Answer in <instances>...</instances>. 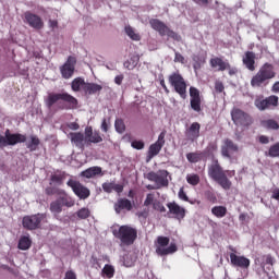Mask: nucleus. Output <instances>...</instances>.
<instances>
[{
  "label": "nucleus",
  "mask_w": 279,
  "mask_h": 279,
  "mask_svg": "<svg viewBox=\"0 0 279 279\" xmlns=\"http://www.w3.org/2000/svg\"><path fill=\"white\" fill-rule=\"evenodd\" d=\"M59 196L60 197L57 199L60 201L63 207L66 206V208H73V206H75V201L66 194V191H64V194H59Z\"/></svg>",
  "instance_id": "32"
},
{
  "label": "nucleus",
  "mask_w": 279,
  "mask_h": 279,
  "mask_svg": "<svg viewBox=\"0 0 279 279\" xmlns=\"http://www.w3.org/2000/svg\"><path fill=\"white\" fill-rule=\"evenodd\" d=\"M112 234L120 241V245L125 247L134 245V242L138 239V230L129 225L119 227L118 230H113Z\"/></svg>",
  "instance_id": "4"
},
{
  "label": "nucleus",
  "mask_w": 279,
  "mask_h": 279,
  "mask_svg": "<svg viewBox=\"0 0 279 279\" xmlns=\"http://www.w3.org/2000/svg\"><path fill=\"white\" fill-rule=\"evenodd\" d=\"M276 77V68L274 64L266 62L264 63L257 73L251 78L252 88H263L269 84V80Z\"/></svg>",
  "instance_id": "3"
},
{
  "label": "nucleus",
  "mask_w": 279,
  "mask_h": 279,
  "mask_svg": "<svg viewBox=\"0 0 279 279\" xmlns=\"http://www.w3.org/2000/svg\"><path fill=\"white\" fill-rule=\"evenodd\" d=\"M166 36H168V38H172V40H177V43H180V40H182V36H180L178 33H175L169 27L166 31Z\"/></svg>",
  "instance_id": "49"
},
{
  "label": "nucleus",
  "mask_w": 279,
  "mask_h": 279,
  "mask_svg": "<svg viewBox=\"0 0 279 279\" xmlns=\"http://www.w3.org/2000/svg\"><path fill=\"white\" fill-rule=\"evenodd\" d=\"M109 128H110V118H108V119L104 118L102 122H101V125H100V130L102 132L107 133Z\"/></svg>",
  "instance_id": "52"
},
{
  "label": "nucleus",
  "mask_w": 279,
  "mask_h": 279,
  "mask_svg": "<svg viewBox=\"0 0 279 279\" xmlns=\"http://www.w3.org/2000/svg\"><path fill=\"white\" fill-rule=\"evenodd\" d=\"M179 199H182V202H191L189 201V196L186 195V192H184V187H181L179 191Z\"/></svg>",
  "instance_id": "56"
},
{
  "label": "nucleus",
  "mask_w": 279,
  "mask_h": 279,
  "mask_svg": "<svg viewBox=\"0 0 279 279\" xmlns=\"http://www.w3.org/2000/svg\"><path fill=\"white\" fill-rule=\"evenodd\" d=\"M62 208L63 206L58 198L50 203V211L54 215H60V213H62Z\"/></svg>",
  "instance_id": "40"
},
{
  "label": "nucleus",
  "mask_w": 279,
  "mask_h": 279,
  "mask_svg": "<svg viewBox=\"0 0 279 279\" xmlns=\"http://www.w3.org/2000/svg\"><path fill=\"white\" fill-rule=\"evenodd\" d=\"M124 32H125L126 36H129V38H131V40H135V41L141 40V35L134 31V27L128 25L124 27Z\"/></svg>",
  "instance_id": "36"
},
{
  "label": "nucleus",
  "mask_w": 279,
  "mask_h": 279,
  "mask_svg": "<svg viewBox=\"0 0 279 279\" xmlns=\"http://www.w3.org/2000/svg\"><path fill=\"white\" fill-rule=\"evenodd\" d=\"M168 82L174 88V92L180 95L181 99H186V81L180 73H172L168 77Z\"/></svg>",
  "instance_id": "8"
},
{
  "label": "nucleus",
  "mask_w": 279,
  "mask_h": 279,
  "mask_svg": "<svg viewBox=\"0 0 279 279\" xmlns=\"http://www.w3.org/2000/svg\"><path fill=\"white\" fill-rule=\"evenodd\" d=\"M86 86V81L82 77H76L71 83V88L73 93H80V90L84 92V87Z\"/></svg>",
  "instance_id": "30"
},
{
  "label": "nucleus",
  "mask_w": 279,
  "mask_h": 279,
  "mask_svg": "<svg viewBox=\"0 0 279 279\" xmlns=\"http://www.w3.org/2000/svg\"><path fill=\"white\" fill-rule=\"evenodd\" d=\"M186 182L187 184H191V186H197L199 184V175L198 174H187L186 175Z\"/></svg>",
  "instance_id": "47"
},
{
  "label": "nucleus",
  "mask_w": 279,
  "mask_h": 279,
  "mask_svg": "<svg viewBox=\"0 0 279 279\" xmlns=\"http://www.w3.org/2000/svg\"><path fill=\"white\" fill-rule=\"evenodd\" d=\"M174 62H180L181 64H184L185 63L184 56H182V53H180V52H175L174 53Z\"/></svg>",
  "instance_id": "57"
},
{
  "label": "nucleus",
  "mask_w": 279,
  "mask_h": 279,
  "mask_svg": "<svg viewBox=\"0 0 279 279\" xmlns=\"http://www.w3.org/2000/svg\"><path fill=\"white\" fill-rule=\"evenodd\" d=\"M202 130V124L199 122H193L186 130H185V137L191 143H195L197 138H199V132Z\"/></svg>",
  "instance_id": "20"
},
{
  "label": "nucleus",
  "mask_w": 279,
  "mask_h": 279,
  "mask_svg": "<svg viewBox=\"0 0 279 279\" xmlns=\"http://www.w3.org/2000/svg\"><path fill=\"white\" fill-rule=\"evenodd\" d=\"M272 93H279V82H276L271 87Z\"/></svg>",
  "instance_id": "64"
},
{
  "label": "nucleus",
  "mask_w": 279,
  "mask_h": 279,
  "mask_svg": "<svg viewBox=\"0 0 279 279\" xmlns=\"http://www.w3.org/2000/svg\"><path fill=\"white\" fill-rule=\"evenodd\" d=\"M76 216L80 219H88V217H90V209L83 207L76 211Z\"/></svg>",
  "instance_id": "48"
},
{
  "label": "nucleus",
  "mask_w": 279,
  "mask_h": 279,
  "mask_svg": "<svg viewBox=\"0 0 279 279\" xmlns=\"http://www.w3.org/2000/svg\"><path fill=\"white\" fill-rule=\"evenodd\" d=\"M278 104L279 98L276 95H271L266 98L258 97L255 99V107L260 111L269 110V108H277Z\"/></svg>",
  "instance_id": "12"
},
{
  "label": "nucleus",
  "mask_w": 279,
  "mask_h": 279,
  "mask_svg": "<svg viewBox=\"0 0 279 279\" xmlns=\"http://www.w3.org/2000/svg\"><path fill=\"white\" fill-rule=\"evenodd\" d=\"M38 145H40V138H38L36 135H32L31 142L26 144V147L29 149V151H36L38 149Z\"/></svg>",
  "instance_id": "37"
},
{
  "label": "nucleus",
  "mask_w": 279,
  "mask_h": 279,
  "mask_svg": "<svg viewBox=\"0 0 279 279\" xmlns=\"http://www.w3.org/2000/svg\"><path fill=\"white\" fill-rule=\"evenodd\" d=\"M123 80H124L123 74L117 75L114 77V84H117L118 86H121V84H123Z\"/></svg>",
  "instance_id": "59"
},
{
  "label": "nucleus",
  "mask_w": 279,
  "mask_h": 279,
  "mask_svg": "<svg viewBox=\"0 0 279 279\" xmlns=\"http://www.w3.org/2000/svg\"><path fill=\"white\" fill-rule=\"evenodd\" d=\"M231 265L233 267H239L240 269H250L251 260L250 258L241 255H236L234 253L230 254Z\"/></svg>",
  "instance_id": "19"
},
{
  "label": "nucleus",
  "mask_w": 279,
  "mask_h": 279,
  "mask_svg": "<svg viewBox=\"0 0 279 279\" xmlns=\"http://www.w3.org/2000/svg\"><path fill=\"white\" fill-rule=\"evenodd\" d=\"M149 25L151 29H155V32H158L159 36H167V29H169V26H167L165 22L158 19H151L149 21Z\"/></svg>",
  "instance_id": "24"
},
{
  "label": "nucleus",
  "mask_w": 279,
  "mask_h": 279,
  "mask_svg": "<svg viewBox=\"0 0 279 279\" xmlns=\"http://www.w3.org/2000/svg\"><path fill=\"white\" fill-rule=\"evenodd\" d=\"M205 199L210 204H217V194L213 192V190H207L204 192Z\"/></svg>",
  "instance_id": "46"
},
{
  "label": "nucleus",
  "mask_w": 279,
  "mask_h": 279,
  "mask_svg": "<svg viewBox=\"0 0 279 279\" xmlns=\"http://www.w3.org/2000/svg\"><path fill=\"white\" fill-rule=\"evenodd\" d=\"M192 60L194 62V64H193L194 71H198V69H202V64H204L206 62V60L204 58L199 57L198 54L192 56Z\"/></svg>",
  "instance_id": "42"
},
{
  "label": "nucleus",
  "mask_w": 279,
  "mask_h": 279,
  "mask_svg": "<svg viewBox=\"0 0 279 279\" xmlns=\"http://www.w3.org/2000/svg\"><path fill=\"white\" fill-rule=\"evenodd\" d=\"M271 197L272 199H277L279 202V189L274 190Z\"/></svg>",
  "instance_id": "63"
},
{
  "label": "nucleus",
  "mask_w": 279,
  "mask_h": 279,
  "mask_svg": "<svg viewBox=\"0 0 279 279\" xmlns=\"http://www.w3.org/2000/svg\"><path fill=\"white\" fill-rule=\"evenodd\" d=\"M113 208L117 215H121L123 210H126L128 213H130V210L134 208V205L132 204V201L128 198H119L117 203L113 205Z\"/></svg>",
  "instance_id": "22"
},
{
  "label": "nucleus",
  "mask_w": 279,
  "mask_h": 279,
  "mask_svg": "<svg viewBox=\"0 0 279 279\" xmlns=\"http://www.w3.org/2000/svg\"><path fill=\"white\" fill-rule=\"evenodd\" d=\"M220 151L222 158H228V160H232V156H234V154H238L239 151V145H236V143H234V141L230 138H225L222 141Z\"/></svg>",
  "instance_id": "13"
},
{
  "label": "nucleus",
  "mask_w": 279,
  "mask_h": 279,
  "mask_svg": "<svg viewBox=\"0 0 279 279\" xmlns=\"http://www.w3.org/2000/svg\"><path fill=\"white\" fill-rule=\"evenodd\" d=\"M153 208L158 213H167V208L165 205H162V203H160V201H155V203H153Z\"/></svg>",
  "instance_id": "51"
},
{
  "label": "nucleus",
  "mask_w": 279,
  "mask_h": 279,
  "mask_svg": "<svg viewBox=\"0 0 279 279\" xmlns=\"http://www.w3.org/2000/svg\"><path fill=\"white\" fill-rule=\"evenodd\" d=\"M47 219V214H36L32 216H24L22 219V226L25 230H38L40 223Z\"/></svg>",
  "instance_id": "10"
},
{
  "label": "nucleus",
  "mask_w": 279,
  "mask_h": 279,
  "mask_svg": "<svg viewBox=\"0 0 279 279\" xmlns=\"http://www.w3.org/2000/svg\"><path fill=\"white\" fill-rule=\"evenodd\" d=\"M242 62L248 71H256V53L254 51L244 52Z\"/></svg>",
  "instance_id": "21"
},
{
  "label": "nucleus",
  "mask_w": 279,
  "mask_h": 279,
  "mask_svg": "<svg viewBox=\"0 0 279 279\" xmlns=\"http://www.w3.org/2000/svg\"><path fill=\"white\" fill-rule=\"evenodd\" d=\"M258 142L262 144V145H268L269 143V137H267V135H260L258 137Z\"/></svg>",
  "instance_id": "58"
},
{
  "label": "nucleus",
  "mask_w": 279,
  "mask_h": 279,
  "mask_svg": "<svg viewBox=\"0 0 279 279\" xmlns=\"http://www.w3.org/2000/svg\"><path fill=\"white\" fill-rule=\"evenodd\" d=\"M50 186L56 184L57 186H62L64 184V173H54L50 175Z\"/></svg>",
  "instance_id": "35"
},
{
  "label": "nucleus",
  "mask_w": 279,
  "mask_h": 279,
  "mask_svg": "<svg viewBox=\"0 0 279 279\" xmlns=\"http://www.w3.org/2000/svg\"><path fill=\"white\" fill-rule=\"evenodd\" d=\"M165 136H167V131H162L159 134L158 140L149 146L147 154V158H149V160H151V158H155V156H158L162 150V147H165Z\"/></svg>",
  "instance_id": "15"
},
{
  "label": "nucleus",
  "mask_w": 279,
  "mask_h": 279,
  "mask_svg": "<svg viewBox=\"0 0 279 279\" xmlns=\"http://www.w3.org/2000/svg\"><path fill=\"white\" fill-rule=\"evenodd\" d=\"M27 141V136L23 135L21 133H10V130L7 129L4 132V136L0 135V149H3V147L14 145H19V143H25Z\"/></svg>",
  "instance_id": "6"
},
{
  "label": "nucleus",
  "mask_w": 279,
  "mask_h": 279,
  "mask_svg": "<svg viewBox=\"0 0 279 279\" xmlns=\"http://www.w3.org/2000/svg\"><path fill=\"white\" fill-rule=\"evenodd\" d=\"M235 173L236 172L234 170H223V167H221L218 159H215L208 167V177L214 180V182H217L223 191H230L232 189V181L228 179V175L229 178H232Z\"/></svg>",
  "instance_id": "2"
},
{
  "label": "nucleus",
  "mask_w": 279,
  "mask_h": 279,
  "mask_svg": "<svg viewBox=\"0 0 279 279\" xmlns=\"http://www.w3.org/2000/svg\"><path fill=\"white\" fill-rule=\"evenodd\" d=\"M267 156L270 158H279V142L269 147Z\"/></svg>",
  "instance_id": "43"
},
{
  "label": "nucleus",
  "mask_w": 279,
  "mask_h": 279,
  "mask_svg": "<svg viewBox=\"0 0 279 279\" xmlns=\"http://www.w3.org/2000/svg\"><path fill=\"white\" fill-rule=\"evenodd\" d=\"M24 19L25 22L29 25V27H33V29H43V27H45L43 19L29 11L24 13Z\"/></svg>",
  "instance_id": "18"
},
{
  "label": "nucleus",
  "mask_w": 279,
  "mask_h": 279,
  "mask_svg": "<svg viewBox=\"0 0 279 279\" xmlns=\"http://www.w3.org/2000/svg\"><path fill=\"white\" fill-rule=\"evenodd\" d=\"M97 175H104L101 167L99 166L87 168L86 170L81 172V177L87 178V180H90V178H95Z\"/></svg>",
  "instance_id": "27"
},
{
  "label": "nucleus",
  "mask_w": 279,
  "mask_h": 279,
  "mask_svg": "<svg viewBox=\"0 0 279 279\" xmlns=\"http://www.w3.org/2000/svg\"><path fill=\"white\" fill-rule=\"evenodd\" d=\"M215 90H216V93H218V94L223 93V90H226V86L223 85V82H221V81H216V82H215Z\"/></svg>",
  "instance_id": "54"
},
{
  "label": "nucleus",
  "mask_w": 279,
  "mask_h": 279,
  "mask_svg": "<svg viewBox=\"0 0 279 279\" xmlns=\"http://www.w3.org/2000/svg\"><path fill=\"white\" fill-rule=\"evenodd\" d=\"M102 275L106 276V278H114V267L106 264L102 268Z\"/></svg>",
  "instance_id": "44"
},
{
  "label": "nucleus",
  "mask_w": 279,
  "mask_h": 279,
  "mask_svg": "<svg viewBox=\"0 0 279 279\" xmlns=\"http://www.w3.org/2000/svg\"><path fill=\"white\" fill-rule=\"evenodd\" d=\"M217 149H219V146H217V143H209L206 148V151L208 154H213L214 151H217Z\"/></svg>",
  "instance_id": "55"
},
{
  "label": "nucleus",
  "mask_w": 279,
  "mask_h": 279,
  "mask_svg": "<svg viewBox=\"0 0 279 279\" xmlns=\"http://www.w3.org/2000/svg\"><path fill=\"white\" fill-rule=\"evenodd\" d=\"M190 106L194 112H202V94L196 87H190Z\"/></svg>",
  "instance_id": "17"
},
{
  "label": "nucleus",
  "mask_w": 279,
  "mask_h": 279,
  "mask_svg": "<svg viewBox=\"0 0 279 279\" xmlns=\"http://www.w3.org/2000/svg\"><path fill=\"white\" fill-rule=\"evenodd\" d=\"M65 279H77V276L75 275V272H73V270H69L65 274Z\"/></svg>",
  "instance_id": "60"
},
{
  "label": "nucleus",
  "mask_w": 279,
  "mask_h": 279,
  "mask_svg": "<svg viewBox=\"0 0 279 279\" xmlns=\"http://www.w3.org/2000/svg\"><path fill=\"white\" fill-rule=\"evenodd\" d=\"M168 215L177 221H182L186 217V208L180 206L175 201L167 203Z\"/></svg>",
  "instance_id": "14"
},
{
  "label": "nucleus",
  "mask_w": 279,
  "mask_h": 279,
  "mask_svg": "<svg viewBox=\"0 0 279 279\" xmlns=\"http://www.w3.org/2000/svg\"><path fill=\"white\" fill-rule=\"evenodd\" d=\"M102 191L105 193H112V191H114L116 193L121 194L123 193V185L114 182H105L102 183Z\"/></svg>",
  "instance_id": "28"
},
{
  "label": "nucleus",
  "mask_w": 279,
  "mask_h": 279,
  "mask_svg": "<svg viewBox=\"0 0 279 279\" xmlns=\"http://www.w3.org/2000/svg\"><path fill=\"white\" fill-rule=\"evenodd\" d=\"M131 146L133 147V149H138V150L145 149V142H143V141H133L131 143Z\"/></svg>",
  "instance_id": "53"
},
{
  "label": "nucleus",
  "mask_w": 279,
  "mask_h": 279,
  "mask_svg": "<svg viewBox=\"0 0 279 279\" xmlns=\"http://www.w3.org/2000/svg\"><path fill=\"white\" fill-rule=\"evenodd\" d=\"M56 105L57 110H77L80 101L66 92L48 94L46 98L47 108H53Z\"/></svg>",
  "instance_id": "1"
},
{
  "label": "nucleus",
  "mask_w": 279,
  "mask_h": 279,
  "mask_svg": "<svg viewBox=\"0 0 279 279\" xmlns=\"http://www.w3.org/2000/svg\"><path fill=\"white\" fill-rule=\"evenodd\" d=\"M262 125L263 128H266V130H279V124L274 119L264 120Z\"/></svg>",
  "instance_id": "38"
},
{
  "label": "nucleus",
  "mask_w": 279,
  "mask_h": 279,
  "mask_svg": "<svg viewBox=\"0 0 279 279\" xmlns=\"http://www.w3.org/2000/svg\"><path fill=\"white\" fill-rule=\"evenodd\" d=\"M170 243V239L167 236L159 235L157 238V246H156V254L158 256H169V254H175L178 252V245L175 243ZM167 245H169L167 247Z\"/></svg>",
  "instance_id": "7"
},
{
  "label": "nucleus",
  "mask_w": 279,
  "mask_h": 279,
  "mask_svg": "<svg viewBox=\"0 0 279 279\" xmlns=\"http://www.w3.org/2000/svg\"><path fill=\"white\" fill-rule=\"evenodd\" d=\"M211 215H214V217H217V219H223V217L228 215V208L221 205L214 206L211 208Z\"/></svg>",
  "instance_id": "31"
},
{
  "label": "nucleus",
  "mask_w": 279,
  "mask_h": 279,
  "mask_svg": "<svg viewBox=\"0 0 279 279\" xmlns=\"http://www.w3.org/2000/svg\"><path fill=\"white\" fill-rule=\"evenodd\" d=\"M141 60V57L138 54H133L130 60L124 62V69H128L129 71H132L136 69V65L138 64Z\"/></svg>",
  "instance_id": "34"
},
{
  "label": "nucleus",
  "mask_w": 279,
  "mask_h": 279,
  "mask_svg": "<svg viewBox=\"0 0 279 279\" xmlns=\"http://www.w3.org/2000/svg\"><path fill=\"white\" fill-rule=\"evenodd\" d=\"M186 159L192 165H195L202 160V153H197V151L196 153H187Z\"/></svg>",
  "instance_id": "41"
},
{
  "label": "nucleus",
  "mask_w": 279,
  "mask_h": 279,
  "mask_svg": "<svg viewBox=\"0 0 279 279\" xmlns=\"http://www.w3.org/2000/svg\"><path fill=\"white\" fill-rule=\"evenodd\" d=\"M85 141L88 143V145H90V143L97 144V143H102L104 137H101V134L98 131L93 132V128H86Z\"/></svg>",
  "instance_id": "23"
},
{
  "label": "nucleus",
  "mask_w": 279,
  "mask_h": 279,
  "mask_svg": "<svg viewBox=\"0 0 279 279\" xmlns=\"http://www.w3.org/2000/svg\"><path fill=\"white\" fill-rule=\"evenodd\" d=\"M66 185L72 189L74 195H76L78 199H88V197H90V190L82 184L80 181L70 179L66 182Z\"/></svg>",
  "instance_id": "11"
},
{
  "label": "nucleus",
  "mask_w": 279,
  "mask_h": 279,
  "mask_svg": "<svg viewBox=\"0 0 279 279\" xmlns=\"http://www.w3.org/2000/svg\"><path fill=\"white\" fill-rule=\"evenodd\" d=\"M154 203H156V195H154V193L147 194L144 201V206H154Z\"/></svg>",
  "instance_id": "50"
},
{
  "label": "nucleus",
  "mask_w": 279,
  "mask_h": 279,
  "mask_svg": "<svg viewBox=\"0 0 279 279\" xmlns=\"http://www.w3.org/2000/svg\"><path fill=\"white\" fill-rule=\"evenodd\" d=\"M19 250L27 251L29 247H32V238L29 235H23L19 240L17 244Z\"/></svg>",
  "instance_id": "33"
},
{
  "label": "nucleus",
  "mask_w": 279,
  "mask_h": 279,
  "mask_svg": "<svg viewBox=\"0 0 279 279\" xmlns=\"http://www.w3.org/2000/svg\"><path fill=\"white\" fill-rule=\"evenodd\" d=\"M209 64L211 69H217V71H227L230 69V63L228 61H223L220 57H215L209 60Z\"/></svg>",
  "instance_id": "25"
},
{
  "label": "nucleus",
  "mask_w": 279,
  "mask_h": 279,
  "mask_svg": "<svg viewBox=\"0 0 279 279\" xmlns=\"http://www.w3.org/2000/svg\"><path fill=\"white\" fill-rule=\"evenodd\" d=\"M75 64H77V60L75 57L70 56L65 63L60 68L63 80H71V77H73V73H75Z\"/></svg>",
  "instance_id": "16"
},
{
  "label": "nucleus",
  "mask_w": 279,
  "mask_h": 279,
  "mask_svg": "<svg viewBox=\"0 0 279 279\" xmlns=\"http://www.w3.org/2000/svg\"><path fill=\"white\" fill-rule=\"evenodd\" d=\"M49 26H50L52 29H56V27H58V21H56V20H49Z\"/></svg>",
  "instance_id": "62"
},
{
  "label": "nucleus",
  "mask_w": 279,
  "mask_h": 279,
  "mask_svg": "<svg viewBox=\"0 0 279 279\" xmlns=\"http://www.w3.org/2000/svg\"><path fill=\"white\" fill-rule=\"evenodd\" d=\"M193 1L198 5H208V3H210V0H193Z\"/></svg>",
  "instance_id": "61"
},
{
  "label": "nucleus",
  "mask_w": 279,
  "mask_h": 279,
  "mask_svg": "<svg viewBox=\"0 0 279 279\" xmlns=\"http://www.w3.org/2000/svg\"><path fill=\"white\" fill-rule=\"evenodd\" d=\"M45 194L48 196L51 195H64V190L56 186H48L45 189Z\"/></svg>",
  "instance_id": "39"
},
{
  "label": "nucleus",
  "mask_w": 279,
  "mask_h": 279,
  "mask_svg": "<svg viewBox=\"0 0 279 279\" xmlns=\"http://www.w3.org/2000/svg\"><path fill=\"white\" fill-rule=\"evenodd\" d=\"M104 87L97 83H85L84 90L85 95H97V93H101Z\"/></svg>",
  "instance_id": "29"
},
{
  "label": "nucleus",
  "mask_w": 279,
  "mask_h": 279,
  "mask_svg": "<svg viewBox=\"0 0 279 279\" xmlns=\"http://www.w3.org/2000/svg\"><path fill=\"white\" fill-rule=\"evenodd\" d=\"M169 171L159 170L158 172H148L147 180L155 182L157 189H167L169 186Z\"/></svg>",
  "instance_id": "9"
},
{
  "label": "nucleus",
  "mask_w": 279,
  "mask_h": 279,
  "mask_svg": "<svg viewBox=\"0 0 279 279\" xmlns=\"http://www.w3.org/2000/svg\"><path fill=\"white\" fill-rule=\"evenodd\" d=\"M231 119L238 128H250L254 123L252 116L240 108H233L231 110Z\"/></svg>",
  "instance_id": "5"
},
{
  "label": "nucleus",
  "mask_w": 279,
  "mask_h": 279,
  "mask_svg": "<svg viewBox=\"0 0 279 279\" xmlns=\"http://www.w3.org/2000/svg\"><path fill=\"white\" fill-rule=\"evenodd\" d=\"M69 138L71 140V143L75 145V147H78V149H84V141L86 137L81 132L70 133Z\"/></svg>",
  "instance_id": "26"
},
{
  "label": "nucleus",
  "mask_w": 279,
  "mask_h": 279,
  "mask_svg": "<svg viewBox=\"0 0 279 279\" xmlns=\"http://www.w3.org/2000/svg\"><path fill=\"white\" fill-rule=\"evenodd\" d=\"M114 129L118 134H123V132H125V122L123 119H116Z\"/></svg>",
  "instance_id": "45"
}]
</instances>
